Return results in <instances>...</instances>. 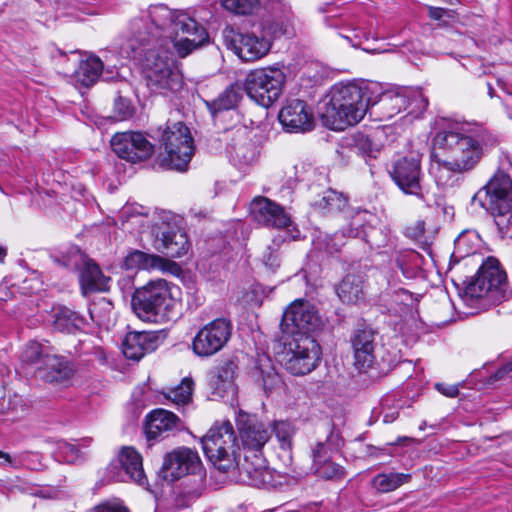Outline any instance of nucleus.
I'll return each instance as SVG.
<instances>
[{
  "instance_id": "1",
  "label": "nucleus",
  "mask_w": 512,
  "mask_h": 512,
  "mask_svg": "<svg viewBox=\"0 0 512 512\" xmlns=\"http://www.w3.org/2000/svg\"><path fill=\"white\" fill-rule=\"evenodd\" d=\"M208 39L206 29L183 11L154 4L130 20L119 51L126 58H142L143 80L151 93L176 96L185 83L174 51L184 58Z\"/></svg>"
},
{
  "instance_id": "2",
  "label": "nucleus",
  "mask_w": 512,
  "mask_h": 512,
  "mask_svg": "<svg viewBox=\"0 0 512 512\" xmlns=\"http://www.w3.org/2000/svg\"><path fill=\"white\" fill-rule=\"evenodd\" d=\"M433 144L450 156L449 159H442L436 154L432 155L438 182L447 184L448 180L443 181L446 173L471 172L498 146L499 139L489 129L476 125L440 130L434 136Z\"/></svg>"
},
{
  "instance_id": "3",
  "label": "nucleus",
  "mask_w": 512,
  "mask_h": 512,
  "mask_svg": "<svg viewBox=\"0 0 512 512\" xmlns=\"http://www.w3.org/2000/svg\"><path fill=\"white\" fill-rule=\"evenodd\" d=\"M380 90L377 83H339L330 91V101L326 117L331 120V129L343 130L359 123L366 113H370L371 101L368 98Z\"/></svg>"
},
{
  "instance_id": "4",
  "label": "nucleus",
  "mask_w": 512,
  "mask_h": 512,
  "mask_svg": "<svg viewBox=\"0 0 512 512\" xmlns=\"http://www.w3.org/2000/svg\"><path fill=\"white\" fill-rule=\"evenodd\" d=\"M494 220L501 238L512 237V178L498 170L472 197Z\"/></svg>"
},
{
  "instance_id": "5",
  "label": "nucleus",
  "mask_w": 512,
  "mask_h": 512,
  "mask_svg": "<svg viewBox=\"0 0 512 512\" xmlns=\"http://www.w3.org/2000/svg\"><path fill=\"white\" fill-rule=\"evenodd\" d=\"M172 286L164 279H156L134 290L131 308L146 322L160 323L170 319L174 307Z\"/></svg>"
},
{
  "instance_id": "6",
  "label": "nucleus",
  "mask_w": 512,
  "mask_h": 512,
  "mask_svg": "<svg viewBox=\"0 0 512 512\" xmlns=\"http://www.w3.org/2000/svg\"><path fill=\"white\" fill-rule=\"evenodd\" d=\"M320 346L309 335L298 333L283 339V346L276 353L277 361L296 376L312 372L320 360Z\"/></svg>"
},
{
  "instance_id": "7",
  "label": "nucleus",
  "mask_w": 512,
  "mask_h": 512,
  "mask_svg": "<svg viewBox=\"0 0 512 512\" xmlns=\"http://www.w3.org/2000/svg\"><path fill=\"white\" fill-rule=\"evenodd\" d=\"M202 449L207 459L220 472L227 473L238 465L237 438L229 421L212 426L201 438Z\"/></svg>"
},
{
  "instance_id": "8",
  "label": "nucleus",
  "mask_w": 512,
  "mask_h": 512,
  "mask_svg": "<svg viewBox=\"0 0 512 512\" xmlns=\"http://www.w3.org/2000/svg\"><path fill=\"white\" fill-rule=\"evenodd\" d=\"M158 139L166 156L162 164L180 172L186 171L194 154V141L190 129L182 122L167 124L158 129Z\"/></svg>"
},
{
  "instance_id": "9",
  "label": "nucleus",
  "mask_w": 512,
  "mask_h": 512,
  "mask_svg": "<svg viewBox=\"0 0 512 512\" xmlns=\"http://www.w3.org/2000/svg\"><path fill=\"white\" fill-rule=\"evenodd\" d=\"M388 172L395 184L405 194L416 196L429 208L434 205L436 208L442 206L441 198L435 199L434 203H431L428 193L424 190L420 155L413 154L397 158L391 162Z\"/></svg>"
},
{
  "instance_id": "10",
  "label": "nucleus",
  "mask_w": 512,
  "mask_h": 512,
  "mask_svg": "<svg viewBox=\"0 0 512 512\" xmlns=\"http://www.w3.org/2000/svg\"><path fill=\"white\" fill-rule=\"evenodd\" d=\"M51 260L57 266L69 271L80 270V286L84 295L92 292L108 291L111 278L105 276L100 267L90 259H86L77 248H71L67 253L53 254Z\"/></svg>"
},
{
  "instance_id": "11",
  "label": "nucleus",
  "mask_w": 512,
  "mask_h": 512,
  "mask_svg": "<svg viewBox=\"0 0 512 512\" xmlns=\"http://www.w3.org/2000/svg\"><path fill=\"white\" fill-rule=\"evenodd\" d=\"M284 82L285 74L281 69L268 67L251 71L243 89L256 103L269 107L280 97Z\"/></svg>"
},
{
  "instance_id": "12",
  "label": "nucleus",
  "mask_w": 512,
  "mask_h": 512,
  "mask_svg": "<svg viewBox=\"0 0 512 512\" xmlns=\"http://www.w3.org/2000/svg\"><path fill=\"white\" fill-rule=\"evenodd\" d=\"M343 444L339 432L332 429L324 441H318L311 450L312 466L314 474L325 480H342L345 468L333 461V455L339 451Z\"/></svg>"
},
{
  "instance_id": "13",
  "label": "nucleus",
  "mask_w": 512,
  "mask_h": 512,
  "mask_svg": "<svg viewBox=\"0 0 512 512\" xmlns=\"http://www.w3.org/2000/svg\"><path fill=\"white\" fill-rule=\"evenodd\" d=\"M233 324L225 317L216 318L196 333L192 340V351L201 358H208L222 350L231 338Z\"/></svg>"
},
{
  "instance_id": "14",
  "label": "nucleus",
  "mask_w": 512,
  "mask_h": 512,
  "mask_svg": "<svg viewBox=\"0 0 512 512\" xmlns=\"http://www.w3.org/2000/svg\"><path fill=\"white\" fill-rule=\"evenodd\" d=\"M321 325L322 320L315 305L303 299H297L287 307L280 323L282 332L288 336L298 333L308 335Z\"/></svg>"
},
{
  "instance_id": "15",
  "label": "nucleus",
  "mask_w": 512,
  "mask_h": 512,
  "mask_svg": "<svg viewBox=\"0 0 512 512\" xmlns=\"http://www.w3.org/2000/svg\"><path fill=\"white\" fill-rule=\"evenodd\" d=\"M201 469L202 462L198 452L181 446L164 455L158 476L168 483H173L187 475L197 474Z\"/></svg>"
},
{
  "instance_id": "16",
  "label": "nucleus",
  "mask_w": 512,
  "mask_h": 512,
  "mask_svg": "<svg viewBox=\"0 0 512 512\" xmlns=\"http://www.w3.org/2000/svg\"><path fill=\"white\" fill-rule=\"evenodd\" d=\"M235 422L243 450L247 453H263L264 446L273 435L270 424L242 410L238 412Z\"/></svg>"
},
{
  "instance_id": "17",
  "label": "nucleus",
  "mask_w": 512,
  "mask_h": 512,
  "mask_svg": "<svg viewBox=\"0 0 512 512\" xmlns=\"http://www.w3.org/2000/svg\"><path fill=\"white\" fill-rule=\"evenodd\" d=\"M224 39L228 47L243 61L252 62L264 57L271 48V40L266 35H256L253 32L235 31L233 28L224 30Z\"/></svg>"
},
{
  "instance_id": "18",
  "label": "nucleus",
  "mask_w": 512,
  "mask_h": 512,
  "mask_svg": "<svg viewBox=\"0 0 512 512\" xmlns=\"http://www.w3.org/2000/svg\"><path fill=\"white\" fill-rule=\"evenodd\" d=\"M110 144L119 158L131 163L145 161L154 153V145L141 132H118L113 135Z\"/></svg>"
},
{
  "instance_id": "19",
  "label": "nucleus",
  "mask_w": 512,
  "mask_h": 512,
  "mask_svg": "<svg viewBox=\"0 0 512 512\" xmlns=\"http://www.w3.org/2000/svg\"><path fill=\"white\" fill-rule=\"evenodd\" d=\"M506 279L505 272L494 257H488L478 268L474 277L467 282L465 294L470 298H481L489 291L498 289Z\"/></svg>"
},
{
  "instance_id": "20",
  "label": "nucleus",
  "mask_w": 512,
  "mask_h": 512,
  "mask_svg": "<svg viewBox=\"0 0 512 512\" xmlns=\"http://www.w3.org/2000/svg\"><path fill=\"white\" fill-rule=\"evenodd\" d=\"M378 332L366 323H359L352 330L350 344L353 351L354 365L359 371H366L375 363V348Z\"/></svg>"
},
{
  "instance_id": "21",
  "label": "nucleus",
  "mask_w": 512,
  "mask_h": 512,
  "mask_svg": "<svg viewBox=\"0 0 512 512\" xmlns=\"http://www.w3.org/2000/svg\"><path fill=\"white\" fill-rule=\"evenodd\" d=\"M151 235L154 248L171 258L185 255L189 248L187 235L184 231L169 223H155L152 225Z\"/></svg>"
},
{
  "instance_id": "22",
  "label": "nucleus",
  "mask_w": 512,
  "mask_h": 512,
  "mask_svg": "<svg viewBox=\"0 0 512 512\" xmlns=\"http://www.w3.org/2000/svg\"><path fill=\"white\" fill-rule=\"evenodd\" d=\"M180 418L171 411L155 409L147 414L144 422V432L149 441L163 440L183 429Z\"/></svg>"
},
{
  "instance_id": "23",
  "label": "nucleus",
  "mask_w": 512,
  "mask_h": 512,
  "mask_svg": "<svg viewBox=\"0 0 512 512\" xmlns=\"http://www.w3.org/2000/svg\"><path fill=\"white\" fill-rule=\"evenodd\" d=\"M278 119L288 132H306L313 127V114L306 102L300 99L287 100Z\"/></svg>"
},
{
  "instance_id": "24",
  "label": "nucleus",
  "mask_w": 512,
  "mask_h": 512,
  "mask_svg": "<svg viewBox=\"0 0 512 512\" xmlns=\"http://www.w3.org/2000/svg\"><path fill=\"white\" fill-rule=\"evenodd\" d=\"M251 212L254 219L266 227L282 229L292 225L291 217L285 209L266 197L254 199Z\"/></svg>"
},
{
  "instance_id": "25",
  "label": "nucleus",
  "mask_w": 512,
  "mask_h": 512,
  "mask_svg": "<svg viewBox=\"0 0 512 512\" xmlns=\"http://www.w3.org/2000/svg\"><path fill=\"white\" fill-rule=\"evenodd\" d=\"M238 368L235 359H226L210 371L208 384L214 397L224 398L236 393L235 376Z\"/></svg>"
},
{
  "instance_id": "26",
  "label": "nucleus",
  "mask_w": 512,
  "mask_h": 512,
  "mask_svg": "<svg viewBox=\"0 0 512 512\" xmlns=\"http://www.w3.org/2000/svg\"><path fill=\"white\" fill-rule=\"evenodd\" d=\"M227 152L234 165L240 168L252 165L259 154L258 147L252 141L251 133L245 127H240L233 132Z\"/></svg>"
},
{
  "instance_id": "27",
  "label": "nucleus",
  "mask_w": 512,
  "mask_h": 512,
  "mask_svg": "<svg viewBox=\"0 0 512 512\" xmlns=\"http://www.w3.org/2000/svg\"><path fill=\"white\" fill-rule=\"evenodd\" d=\"M368 101H371L370 116L387 120L405 110L408 99L403 90L382 92L380 89L375 94H371Z\"/></svg>"
},
{
  "instance_id": "28",
  "label": "nucleus",
  "mask_w": 512,
  "mask_h": 512,
  "mask_svg": "<svg viewBox=\"0 0 512 512\" xmlns=\"http://www.w3.org/2000/svg\"><path fill=\"white\" fill-rule=\"evenodd\" d=\"M158 344L159 336L155 332H129L123 341L122 351L127 359L138 361L145 354L155 351Z\"/></svg>"
},
{
  "instance_id": "29",
  "label": "nucleus",
  "mask_w": 512,
  "mask_h": 512,
  "mask_svg": "<svg viewBox=\"0 0 512 512\" xmlns=\"http://www.w3.org/2000/svg\"><path fill=\"white\" fill-rule=\"evenodd\" d=\"M335 290L337 296L344 304L361 305L366 302V280L360 273L346 274L337 284Z\"/></svg>"
},
{
  "instance_id": "30",
  "label": "nucleus",
  "mask_w": 512,
  "mask_h": 512,
  "mask_svg": "<svg viewBox=\"0 0 512 512\" xmlns=\"http://www.w3.org/2000/svg\"><path fill=\"white\" fill-rule=\"evenodd\" d=\"M118 462L124 471L118 480H125V476L139 486H148V479L143 469L142 455L132 446L122 447L118 454Z\"/></svg>"
},
{
  "instance_id": "31",
  "label": "nucleus",
  "mask_w": 512,
  "mask_h": 512,
  "mask_svg": "<svg viewBox=\"0 0 512 512\" xmlns=\"http://www.w3.org/2000/svg\"><path fill=\"white\" fill-rule=\"evenodd\" d=\"M73 374L74 369L71 363L54 353L36 370L37 377L48 383H65L72 378Z\"/></svg>"
},
{
  "instance_id": "32",
  "label": "nucleus",
  "mask_w": 512,
  "mask_h": 512,
  "mask_svg": "<svg viewBox=\"0 0 512 512\" xmlns=\"http://www.w3.org/2000/svg\"><path fill=\"white\" fill-rule=\"evenodd\" d=\"M243 91L239 84H231L216 98L206 100L205 105L211 116L216 119L223 112L236 110L243 98Z\"/></svg>"
},
{
  "instance_id": "33",
  "label": "nucleus",
  "mask_w": 512,
  "mask_h": 512,
  "mask_svg": "<svg viewBox=\"0 0 512 512\" xmlns=\"http://www.w3.org/2000/svg\"><path fill=\"white\" fill-rule=\"evenodd\" d=\"M252 459L246 453L244 455V462L240 467V474L244 481H247L249 485L261 486L267 482V471L266 461L263 457V453H251Z\"/></svg>"
},
{
  "instance_id": "34",
  "label": "nucleus",
  "mask_w": 512,
  "mask_h": 512,
  "mask_svg": "<svg viewBox=\"0 0 512 512\" xmlns=\"http://www.w3.org/2000/svg\"><path fill=\"white\" fill-rule=\"evenodd\" d=\"M53 318V328L62 333L74 334L86 325L82 315L65 306L54 308Z\"/></svg>"
},
{
  "instance_id": "35",
  "label": "nucleus",
  "mask_w": 512,
  "mask_h": 512,
  "mask_svg": "<svg viewBox=\"0 0 512 512\" xmlns=\"http://www.w3.org/2000/svg\"><path fill=\"white\" fill-rule=\"evenodd\" d=\"M103 71V63L100 58L90 56L85 60H81L78 68L74 71V79L77 83L84 87L94 85Z\"/></svg>"
},
{
  "instance_id": "36",
  "label": "nucleus",
  "mask_w": 512,
  "mask_h": 512,
  "mask_svg": "<svg viewBox=\"0 0 512 512\" xmlns=\"http://www.w3.org/2000/svg\"><path fill=\"white\" fill-rule=\"evenodd\" d=\"M162 265V257L137 249L128 251L123 260V268L126 270H152L161 268Z\"/></svg>"
},
{
  "instance_id": "37",
  "label": "nucleus",
  "mask_w": 512,
  "mask_h": 512,
  "mask_svg": "<svg viewBox=\"0 0 512 512\" xmlns=\"http://www.w3.org/2000/svg\"><path fill=\"white\" fill-rule=\"evenodd\" d=\"M411 480L410 474L405 473H380L373 477L371 485L380 493H389Z\"/></svg>"
},
{
  "instance_id": "38",
  "label": "nucleus",
  "mask_w": 512,
  "mask_h": 512,
  "mask_svg": "<svg viewBox=\"0 0 512 512\" xmlns=\"http://www.w3.org/2000/svg\"><path fill=\"white\" fill-rule=\"evenodd\" d=\"M313 206L323 214H332L342 211L347 206V199L341 193L329 189Z\"/></svg>"
},
{
  "instance_id": "39",
  "label": "nucleus",
  "mask_w": 512,
  "mask_h": 512,
  "mask_svg": "<svg viewBox=\"0 0 512 512\" xmlns=\"http://www.w3.org/2000/svg\"><path fill=\"white\" fill-rule=\"evenodd\" d=\"M412 298V293L404 288H388L380 293L379 303L392 312L397 311V307L400 305H408Z\"/></svg>"
},
{
  "instance_id": "40",
  "label": "nucleus",
  "mask_w": 512,
  "mask_h": 512,
  "mask_svg": "<svg viewBox=\"0 0 512 512\" xmlns=\"http://www.w3.org/2000/svg\"><path fill=\"white\" fill-rule=\"evenodd\" d=\"M345 146L350 148L354 153L364 157L375 158L379 151L371 138L362 132H356L346 138Z\"/></svg>"
},
{
  "instance_id": "41",
  "label": "nucleus",
  "mask_w": 512,
  "mask_h": 512,
  "mask_svg": "<svg viewBox=\"0 0 512 512\" xmlns=\"http://www.w3.org/2000/svg\"><path fill=\"white\" fill-rule=\"evenodd\" d=\"M52 348L37 341H30L21 354L23 362L28 364L43 365L52 354Z\"/></svg>"
},
{
  "instance_id": "42",
  "label": "nucleus",
  "mask_w": 512,
  "mask_h": 512,
  "mask_svg": "<svg viewBox=\"0 0 512 512\" xmlns=\"http://www.w3.org/2000/svg\"><path fill=\"white\" fill-rule=\"evenodd\" d=\"M256 381L262 385L266 394L271 393L282 384L281 376L276 372L275 368L269 361L258 367L256 372Z\"/></svg>"
},
{
  "instance_id": "43",
  "label": "nucleus",
  "mask_w": 512,
  "mask_h": 512,
  "mask_svg": "<svg viewBox=\"0 0 512 512\" xmlns=\"http://www.w3.org/2000/svg\"><path fill=\"white\" fill-rule=\"evenodd\" d=\"M273 434L279 443V447L285 453H290L292 449V437L293 429L292 426L286 421H274L269 423Z\"/></svg>"
},
{
  "instance_id": "44",
  "label": "nucleus",
  "mask_w": 512,
  "mask_h": 512,
  "mask_svg": "<svg viewBox=\"0 0 512 512\" xmlns=\"http://www.w3.org/2000/svg\"><path fill=\"white\" fill-rule=\"evenodd\" d=\"M113 310V304L106 298L102 297L89 305V314L93 322L98 325L109 320Z\"/></svg>"
},
{
  "instance_id": "45",
  "label": "nucleus",
  "mask_w": 512,
  "mask_h": 512,
  "mask_svg": "<svg viewBox=\"0 0 512 512\" xmlns=\"http://www.w3.org/2000/svg\"><path fill=\"white\" fill-rule=\"evenodd\" d=\"M403 93H405L408 99L406 109H409V113L420 114L426 110L428 99L424 96L421 89H405Z\"/></svg>"
},
{
  "instance_id": "46",
  "label": "nucleus",
  "mask_w": 512,
  "mask_h": 512,
  "mask_svg": "<svg viewBox=\"0 0 512 512\" xmlns=\"http://www.w3.org/2000/svg\"><path fill=\"white\" fill-rule=\"evenodd\" d=\"M262 27L263 33L273 38L290 36L292 34V27L287 17L279 20H266Z\"/></svg>"
},
{
  "instance_id": "47",
  "label": "nucleus",
  "mask_w": 512,
  "mask_h": 512,
  "mask_svg": "<svg viewBox=\"0 0 512 512\" xmlns=\"http://www.w3.org/2000/svg\"><path fill=\"white\" fill-rule=\"evenodd\" d=\"M259 4V0H221L224 9L241 15L252 14Z\"/></svg>"
},
{
  "instance_id": "48",
  "label": "nucleus",
  "mask_w": 512,
  "mask_h": 512,
  "mask_svg": "<svg viewBox=\"0 0 512 512\" xmlns=\"http://www.w3.org/2000/svg\"><path fill=\"white\" fill-rule=\"evenodd\" d=\"M194 382L190 378H184L181 383L169 393V398L177 404H186L192 396Z\"/></svg>"
},
{
  "instance_id": "49",
  "label": "nucleus",
  "mask_w": 512,
  "mask_h": 512,
  "mask_svg": "<svg viewBox=\"0 0 512 512\" xmlns=\"http://www.w3.org/2000/svg\"><path fill=\"white\" fill-rule=\"evenodd\" d=\"M0 405V412L11 414L13 417H17L26 410V405L22 397L16 394L9 396L8 398H3Z\"/></svg>"
},
{
  "instance_id": "50",
  "label": "nucleus",
  "mask_w": 512,
  "mask_h": 512,
  "mask_svg": "<svg viewBox=\"0 0 512 512\" xmlns=\"http://www.w3.org/2000/svg\"><path fill=\"white\" fill-rule=\"evenodd\" d=\"M113 112L116 120H127L133 116L134 106L130 99L119 95L114 100Z\"/></svg>"
},
{
  "instance_id": "51",
  "label": "nucleus",
  "mask_w": 512,
  "mask_h": 512,
  "mask_svg": "<svg viewBox=\"0 0 512 512\" xmlns=\"http://www.w3.org/2000/svg\"><path fill=\"white\" fill-rule=\"evenodd\" d=\"M342 37L346 39L355 48H361L364 51L370 50L369 47L363 45L364 41H368L369 33L361 29H349L346 34L342 35Z\"/></svg>"
},
{
  "instance_id": "52",
  "label": "nucleus",
  "mask_w": 512,
  "mask_h": 512,
  "mask_svg": "<svg viewBox=\"0 0 512 512\" xmlns=\"http://www.w3.org/2000/svg\"><path fill=\"white\" fill-rule=\"evenodd\" d=\"M88 512H130L119 499L107 500L91 508Z\"/></svg>"
},
{
  "instance_id": "53",
  "label": "nucleus",
  "mask_w": 512,
  "mask_h": 512,
  "mask_svg": "<svg viewBox=\"0 0 512 512\" xmlns=\"http://www.w3.org/2000/svg\"><path fill=\"white\" fill-rule=\"evenodd\" d=\"M278 248L279 243L275 239L272 245L268 246L263 253V262L270 269H275L279 266Z\"/></svg>"
},
{
  "instance_id": "54",
  "label": "nucleus",
  "mask_w": 512,
  "mask_h": 512,
  "mask_svg": "<svg viewBox=\"0 0 512 512\" xmlns=\"http://www.w3.org/2000/svg\"><path fill=\"white\" fill-rule=\"evenodd\" d=\"M342 238L343 236L339 233H335L332 237L328 238L325 243L327 253L333 255L339 252L340 248L344 245Z\"/></svg>"
},
{
  "instance_id": "55",
  "label": "nucleus",
  "mask_w": 512,
  "mask_h": 512,
  "mask_svg": "<svg viewBox=\"0 0 512 512\" xmlns=\"http://www.w3.org/2000/svg\"><path fill=\"white\" fill-rule=\"evenodd\" d=\"M62 453L65 456L66 461L74 462L78 458L79 449L77 446L70 443H63L60 446Z\"/></svg>"
},
{
  "instance_id": "56",
  "label": "nucleus",
  "mask_w": 512,
  "mask_h": 512,
  "mask_svg": "<svg viewBox=\"0 0 512 512\" xmlns=\"http://www.w3.org/2000/svg\"><path fill=\"white\" fill-rule=\"evenodd\" d=\"M435 389L440 392L441 394L447 396V397H450V398H454L456 396H458L459 394V388L457 385H450V384H445V383H436L435 384Z\"/></svg>"
},
{
  "instance_id": "57",
  "label": "nucleus",
  "mask_w": 512,
  "mask_h": 512,
  "mask_svg": "<svg viewBox=\"0 0 512 512\" xmlns=\"http://www.w3.org/2000/svg\"><path fill=\"white\" fill-rule=\"evenodd\" d=\"M512 372V361L502 365L494 374L495 380L504 378Z\"/></svg>"
},
{
  "instance_id": "58",
  "label": "nucleus",
  "mask_w": 512,
  "mask_h": 512,
  "mask_svg": "<svg viewBox=\"0 0 512 512\" xmlns=\"http://www.w3.org/2000/svg\"><path fill=\"white\" fill-rule=\"evenodd\" d=\"M445 9L440 7L428 6V16L434 20H440L444 14Z\"/></svg>"
},
{
  "instance_id": "59",
  "label": "nucleus",
  "mask_w": 512,
  "mask_h": 512,
  "mask_svg": "<svg viewBox=\"0 0 512 512\" xmlns=\"http://www.w3.org/2000/svg\"><path fill=\"white\" fill-rule=\"evenodd\" d=\"M399 413L398 412H392L390 414H385L383 416V422L384 423H392L397 417H398Z\"/></svg>"
},
{
  "instance_id": "60",
  "label": "nucleus",
  "mask_w": 512,
  "mask_h": 512,
  "mask_svg": "<svg viewBox=\"0 0 512 512\" xmlns=\"http://www.w3.org/2000/svg\"><path fill=\"white\" fill-rule=\"evenodd\" d=\"M3 461L10 463L11 462V457H10V455L8 453H5V452L0 450V465L2 464Z\"/></svg>"
},
{
  "instance_id": "61",
  "label": "nucleus",
  "mask_w": 512,
  "mask_h": 512,
  "mask_svg": "<svg viewBox=\"0 0 512 512\" xmlns=\"http://www.w3.org/2000/svg\"><path fill=\"white\" fill-rule=\"evenodd\" d=\"M412 442V439L409 437H399L396 443H391V445L394 444H405Z\"/></svg>"
},
{
  "instance_id": "62",
  "label": "nucleus",
  "mask_w": 512,
  "mask_h": 512,
  "mask_svg": "<svg viewBox=\"0 0 512 512\" xmlns=\"http://www.w3.org/2000/svg\"><path fill=\"white\" fill-rule=\"evenodd\" d=\"M6 255H7L6 248L0 246V263L4 262Z\"/></svg>"
},
{
  "instance_id": "63",
  "label": "nucleus",
  "mask_w": 512,
  "mask_h": 512,
  "mask_svg": "<svg viewBox=\"0 0 512 512\" xmlns=\"http://www.w3.org/2000/svg\"><path fill=\"white\" fill-rule=\"evenodd\" d=\"M396 264H397V267L402 270V272L404 273V261L402 258L398 257L396 259Z\"/></svg>"
},
{
  "instance_id": "64",
  "label": "nucleus",
  "mask_w": 512,
  "mask_h": 512,
  "mask_svg": "<svg viewBox=\"0 0 512 512\" xmlns=\"http://www.w3.org/2000/svg\"><path fill=\"white\" fill-rule=\"evenodd\" d=\"M488 93H489L490 97H493L494 89L490 84H488Z\"/></svg>"
}]
</instances>
